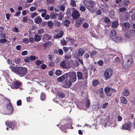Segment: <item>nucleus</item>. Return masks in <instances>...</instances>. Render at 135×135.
Masks as SVG:
<instances>
[{"instance_id": "nucleus-1", "label": "nucleus", "mask_w": 135, "mask_h": 135, "mask_svg": "<svg viewBox=\"0 0 135 135\" xmlns=\"http://www.w3.org/2000/svg\"><path fill=\"white\" fill-rule=\"evenodd\" d=\"M7 104H6V109L4 114H11L13 111V108L12 105L9 100L8 99H6Z\"/></svg>"}, {"instance_id": "nucleus-2", "label": "nucleus", "mask_w": 135, "mask_h": 135, "mask_svg": "<svg viewBox=\"0 0 135 135\" xmlns=\"http://www.w3.org/2000/svg\"><path fill=\"white\" fill-rule=\"evenodd\" d=\"M66 74L67 77L68 76L69 79L71 80L73 83L76 81L77 80V77L75 71H70Z\"/></svg>"}, {"instance_id": "nucleus-3", "label": "nucleus", "mask_w": 135, "mask_h": 135, "mask_svg": "<svg viewBox=\"0 0 135 135\" xmlns=\"http://www.w3.org/2000/svg\"><path fill=\"white\" fill-rule=\"evenodd\" d=\"M85 4L86 7L90 12H93L94 7L95 5V3L91 0L87 2Z\"/></svg>"}, {"instance_id": "nucleus-4", "label": "nucleus", "mask_w": 135, "mask_h": 135, "mask_svg": "<svg viewBox=\"0 0 135 135\" xmlns=\"http://www.w3.org/2000/svg\"><path fill=\"white\" fill-rule=\"evenodd\" d=\"M132 61V59H130L127 62H123L122 64L123 67L125 69L129 68L131 66Z\"/></svg>"}, {"instance_id": "nucleus-5", "label": "nucleus", "mask_w": 135, "mask_h": 135, "mask_svg": "<svg viewBox=\"0 0 135 135\" xmlns=\"http://www.w3.org/2000/svg\"><path fill=\"white\" fill-rule=\"evenodd\" d=\"M69 62L66 60L62 62L60 64V66L63 68L66 69H69L72 67L71 65H70Z\"/></svg>"}, {"instance_id": "nucleus-6", "label": "nucleus", "mask_w": 135, "mask_h": 135, "mask_svg": "<svg viewBox=\"0 0 135 135\" xmlns=\"http://www.w3.org/2000/svg\"><path fill=\"white\" fill-rule=\"evenodd\" d=\"M134 35H135V30L133 29L127 31L125 34V36L129 38H131Z\"/></svg>"}, {"instance_id": "nucleus-7", "label": "nucleus", "mask_w": 135, "mask_h": 135, "mask_svg": "<svg viewBox=\"0 0 135 135\" xmlns=\"http://www.w3.org/2000/svg\"><path fill=\"white\" fill-rule=\"evenodd\" d=\"M112 73V71L110 69H107L105 71L104 74L105 78L107 79H109L111 76Z\"/></svg>"}, {"instance_id": "nucleus-8", "label": "nucleus", "mask_w": 135, "mask_h": 135, "mask_svg": "<svg viewBox=\"0 0 135 135\" xmlns=\"http://www.w3.org/2000/svg\"><path fill=\"white\" fill-rule=\"evenodd\" d=\"M131 127V122H128L127 123H125L122 126L121 129H126L129 131Z\"/></svg>"}, {"instance_id": "nucleus-9", "label": "nucleus", "mask_w": 135, "mask_h": 135, "mask_svg": "<svg viewBox=\"0 0 135 135\" xmlns=\"http://www.w3.org/2000/svg\"><path fill=\"white\" fill-rule=\"evenodd\" d=\"M17 73L22 75L25 74L27 72V69L25 67H18Z\"/></svg>"}, {"instance_id": "nucleus-10", "label": "nucleus", "mask_w": 135, "mask_h": 135, "mask_svg": "<svg viewBox=\"0 0 135 135\" xmlns=\"http://www.w3.org/2000/svg\"><path fill=\"white\" fill-rule=\"evenodd\" d=\"M73 9L74 10L73 11L72 16L73 18H76L80 16V14L79 12L74 8H73Z\"/></svg>"}, {"instance_id": "nucleus-11", "label": "nucleus", "mask_w": 135, "mask_h": 135, "mask_svg": "<svg viewBox=\"0 0 135 135\" xmlns=\"http://www.w3.org/2000/svg\"><path fill=\"white\" fill-rule=\"evenodd\" d=\"M84 18L80 17L76 21L75 26L77 27H79L82 24V22L84 21Z\"/></svg>"}, {"instance_id": "nucleus-12", "label": "nucleus", "mask_w": 135, "mask_h": 135, "mask_svg": "<svg viewBox=\"0 0 135 135\" xmlns=\"http://www.w3.org/2000/svg\"><path fill=\"white\" fill-rule=\"evenodd\" d=\"M56 32L58 33L57 34L55 35L54 36V37L55 38H59L62 37L64 34V32L62 30H60L58 32Z\"/></svg>"}, {"instance_id": "nucleus-13", "label": "nucleus", "mask_w": 135, "mask_h": 135, "mask_svg": "<svg viewBox=\"0 0 135 135\" xmlns=\"http://www.w3.org/2000/svg\"><path fill=\"white\" fill-rule=\"evenodd\" d=\"M72 81L69 79H66L65 83L64 86L65 87L69 88L71 85Z\"/></svg>"}, {"instance_id": "nucleus-14", "label": "nucleus", "mask_w": 135, "mask_h": 135, "mask_svg": "<svg viewBox=\"0 0 135 135\" xmlns=\"http://www.w3.org/2000/svg\"><path fill=\"white\" fill-rule=\"evenodd\" d=\"M85 52V51L84 50L80 49L78 50V53L76 54L75 57L83 56Z\"/></svg>"}, {"instance_id": "nucleus-15", "label": "nucleus", "mask_w": 135, "mask_h": 135, "mask_svg": "<svg viewBox=\"0 0 135 135\" xmlns=\"http://www.w3.org/2000/svg\"><path fill=\"white\" fill-rule=\"evenodd\" d=\"M106 94L108 97H110L112 95L111 92V89L109 87H106L104 89Z\"/></svg>"}, {"instance_id": "nucleus-16", "label": "nucleus", "mask_w": 135, "mask_h": 135, "mask_svg": "<svg viewBox=\"0 0 135 135\" xmlns=\"http://www.w3.org/2000/svg\"><path fill=\"white\" fill-rule=\"evenodd\" d=\"M51 38V36L50 35L46 33L44 35L42 39L43 40L45 41L50 39Z\"/></svg>"}, {"instance_id": "nucleus-17", "label": "nucleus", "mask_w": 135, "mask_h": 135, "mask_svg": "<svg viewBox=\"0 0 135 135\" xmlns=\"http://www.w3.org/2000/svg\"><path fill=\"white\" fill-rule=\"evenodd\" d=\"M37 11L40 12H42L41 14V16L42 17H44L45 15L47 13L46 10L44 9H40L37 10Z\"/></svg>"}, {"instance_id": "nucleus-18", "label": "nucleus", "mask_w": 135, "mask_h": 135, "mask_svg": "<svg viewBox=\"0 0 135 135\" xmlns=\"http://www.w3.org/2000/svg\"><path fill=\"white\" fill-rule=\"evenodd\" d=\"M21 85V83L18 81H16L13 82V85L16 89L18 88Z\"/></svg>"}, {"instance_id": "nucleus-19", "label": "nucleus", "mask_w": 135, "mask_h": 135, "mask_svg": "<svg viewBox=\"0 0 135 135\" xmlns=\"http://www.w3.org/2000/svg\"><path fill=\"white\" fill-rule=\"evenodd\" d=\"M66 78H67V74H65L62 76L58 78L57 80L59 82H61L64 81Z\"/></svg>"}, {"instance_id": "nucleus-20", "label": "nucleus", "mask_w": 135, "mask_h": 135, "mask_svg": "<svg viewBox=\"0 0 135 135\" xmlns=\"http://www.w3.org/2000/svg\"><path fill=\"white\" fill-rule=\"evenodd\" d=\"M73 48L71 47H63V50L65 53H67L68 52H71L73 50Z\"/></svg>"}, {"instance_id": "nucleus-21", "label": "nucleus", "mask_w": 135, "mask_h": 135, "mask_svg": "<svg viewBox=\"0 0 135 135\" xmlns=\"http://www.w3.org/2000/svg\"><path fill=\"white\" fill-rule=\"evenodd\" d=\"M42 21V18L40 16H38L35 18L34 19V22L35 23L39 24Z\"/></svg>"}, {"instance_id": "nucleus-22", "label": "nucleus", "mask_w": 135, "mask_h": 135, "mask_svg": "<svg viewBox=\"0 0 135 135\" xmlns=\"http://www.w3.org/2000/svg\"><path fill=\"white\" fill-rule=\"evenodd\" d=\"M10 68L11 69L12 71L17 73L18 67L11 65L10 66Z\"/></svg>"}, {"instance_id": "nucleus-23", "label": "nucleus", "mask_w": 135, "mask_h": 135, "mask_svg": "<svg viewBox=\"0 0 135 135\" xmlns=\"http://www.w3.org/2000/svg\"><path fill=\"white\" fill-rule=\"evenodd\" d=\"M120 60L118 57H117L113 61L114 63L116 64L117 65H119L120 62Z\"/></svg>"}, {"instance_id": "nucleus-24", "label": "nucleus", "mask_w": 135, "mask_h": 135, "mask_svg": "<svg viewBox=\"0 0 135 135\" xmlns=\"http://www.w3.org/2000/svg\"><path fill=\"white\" fill-rule=\"evenodd\" d=\"M117 34V32L114 30H112L110 32V36L113 39L114 37H115Z\"/></svg>"}, {"instance_id": "nucleus-25", "label": "nucleus", "mask_w": 135, "mask_h": 135, "mask_svg": "<svg viewBox=\"0 0 135 135\" xmlns=\"http://www.w3.org/2000/svg\"><path fill=\"white\" fill-rule=\"evenodd\" d=\"M135 14V10L133 9L131 10L129 13V17H130L131 19H133V17Z\"/></svg>"}, {"instance_id": "nucleus-26", "label": "nucleus", "mask_w": 135, "mask_h": 135, "mask_svg": "<svg viewBox=\"0 0 135 135\" xmlns=\"http://www.w3.org/2000/svg\"><path fill=\"white\" fill-rule=\"evenodd\" d=\"M72 65H71L72 67L73 68H75L76 67H77L79 65V63L77 61H76L75 63L73 61L72 62Z\"/></svg>"}, {"instance_id": "nucleus-27", "label": "nucleus", "mask_w": 135, "mask_h": 135, "mask_svg": "<svg viewBox=\"0 0 135 135\" xmlns=\"http://www.w3.org/2000/svg\"><path fill=\"white\" fill-rule=\"evenodd\" d=\"M113 40L116 42H119L121 41L122 39L120 37H114L113 39Z\"/></svg>"}, {"instance_id": "nucleus-28", "label": "nucleus", "mask_w": 135, "mask_h": 135, "mask_svg": "<svg viewBox=\"0 0 135 135\" xmlns=\"http://www.w3.org/2000/svg\"><path fill=\"white\" fill-rule=\"evenodd\" d=\"M77 73L78 79L79 80H80L83 77L82 73L81 72L78 71L77 72Z\"/></svg>"}, {"instance_id": "nucleus-29", "label": "nucleus", "mask_w": 135, "mask_h": 135, "mask_svg": "<svg viewBox=\"0 0 135 135\" xmlns=\"http://www.w3.org/2000/svg\"><path fill=\"white\" fill-rule=\"evenodd\" d=\"M50 16L51 19L53 18L56 19L57 18V17H58V15L57 13L55 14L52 13L50 14Z\"/></svg>"}, {"instance_id": "nucleus-30", "label": "nucleus", "mask_w": 135, "mask_h": 135, "mask_svg": "<svg viewBox=\"0 0 135 135\" xmlns=\"http://www.w3.org/2000/svg\"><path fill=\"white\" fill-rule=\"evenodd\" d=\"M35 41L36 42H38L40 40L41 38L39 35L35 34L34 37Z\"/></svg>"}, {"instance_id": "nucleus-31", "label": "nucleus", "mask_w": 135, "mask_h": 135, "mask_svg": "<svg viewBox=\"0 0 135 135\" xmlns=\"http://www.w3.org/2000/svg\"><path fill=\"white\" fill-rule=\"evenodd\" d=\"M118 25V21H115L113 22L112 23V27L113 28L116 27Z\"/></svg>"}, {"instance_id": "nucleus-32", "label": "nucleus", "mask_w": 135, "mask_h": 135, "mask_svg": "<svg viewBox=\"0 0 135 135\" xmlns=\"http://www.w3.org/2000/svg\"><path fill=\"white\" fill-rule=\"evenodd\" d=\"M57 95L59 97L62 98L65 97V95L64 93L60 92H58Z\"/></svg>"}, {"instance_id": "nucleus-33", "label": "nucleus", "mask_w": 135, "mask_h": 135, "mask_svg": "<svg viewBox=\"0 0 135 135\" xmlns=\"http://www.w3.org/2000/svg\"><path fill=\"white\" fill-rule=\"evenodd\" d=\"M123 94L126 96H128L129 94V91L127 89H125L122 93Z\"/></svg>"}, {"instance_id": "nucleus-34", "label": "nucleus", "mask_w": 135, "mask_h": 135, "mask_svg": "<svg viewBox=\"0 0 135 135\" xmlns=\"http://www.w3.org/2000/svg\"><path fill=\"white\" fill-rule=\"evenodd\" d=\"M120 100L122 103L123 104H126L127 103V101L126 98L123 97L121 98Z\"/></svg>"}, {"instance_id": "nucleus-35", "label": "nucleus", "mask_w": 135, "mask_h": 135, "mask_svg": "<svg viewBox=\"0 0 135 135\" xmlns=\"http://www.w3.org/2000/svg\"><path fill=\"white\" fill-rule=\"evenodd\" d=\"M5 124L7 126H8L9 128H12V126L13 125V123L11 122H5Z\"/></svg>"}, {"instance_id": "nucleus-36", "label": "nucleus", "mask_w": 135, "mask_h": 135, "mask_svg": "<svg viewBox=\"0 0 135 135\" xmlns=\"http://www.w3.org/2000/svg\"><path fill=\"white\" fill-rule=\"evenodd\" d=\"M57 15L58 17H59L58 19L59 20H61L64 17L62 13L60 12L59 13H58Z\"/></svg>"}, {"instance_id": "nucleus-37", "label": "nucleus", "mask_w": 135, "mask_h": 135, "mask_svg": "<svg viewBox=\"0 0 135 135\" xmlns=\"http://www.w3.org/2000/svg\"><path fill=\"white\" fill-rule=\"evenodd\" d=\"M55 74L58 76L62 74V71L60 70H56L55 72Z\"/></svg>"}, {"instance_id": "nucleus-38", "label": "nucleus", "mask_w": 135, "mask_h": 135, "mask_svg": "<svg viewBox=\"0 0 135 135\" xmlns=\"http://www.w3.org/2000/svg\"><path fill=\"white\" fill-rule=\"evenodd\" d=\"M43 62L40 60H37L35 61V63L37 65H39L42 63Z\"/></svg>"}, {"instance_id": "nucleus-39", "label": "nucleus", "mask_w": 135, "mask_h": 135, "mask_svg": "<svg viewBox=\"0 0 135 135\" xmlns=\"http://www.w3.org/2000/svg\"><path fill=\"white\" fill-rule=\"evenodd\" d=\"M76 58L77 60L78 61L80 62V64L82 65H83V60L82 59H81L78 56H77L76 57H75Z\"/></svg>"}, {"instance_id": "nucleus-40", "label": "nucleus", "mask_w": 135, "mask_h": 135, "mask_svg": "<svg viewBox=\"0 0 135 135\" xmlns=\"http://www.w3.org/2000/svg\"><path fill=\"white\" fill-rule=\"evenodd\" d=\"M66 39L67 41H69L71 43L75 41L74 39L72 38H71L69 37H66Z\"/></svg>"}, {"instance_id": "nucleus-41", "label": "nucleus", "mask_w": 135, "mask_h": 135, "mask_svg": "<svg viewBox=\"0 0 135 135\" xmlns=\"http://www.w3.org/2000/svg\"><path fill=\"white\" fill-rule=\"evenodd\" d=\"M70 4L73 7H75L76 6L75 2L73 0H71V1Z\"/></svg>"}, {"instance_id": "nucleus-42", "label": "nucleus", "mask_w": 135, "mask_h": 135, "mask_svg": "<svg viewBox=\"0 0 135 135\" xmlns=\"http://www.w3.org/2000/svg\"><path fill=\"white\" fill-rule=\"evenodd\" d=\"M70 23V21L68 20H65L64 22V25L66 26H68L69 25Z\"/></svg>"}, {"instance_id": "nucleus-43", "label": "nucleus", "mask_w": 135, "mask_h": 135, "mask_svg": "<svg viewBox=\"0 0 135 135\" xmlns=\"http://www.w3.org/2000/svg\"><path fill=\"white\" fill-rule=\"evenodd\" d=\"M53 25L52 21H49L47 22V25L49 27H52Z\"/></svg>"}, {"instance_id": "nucleus-44", "label": "nucleus", "mask_w": 135, "mask_h": 135, "mask_svg": "<svg viewBox=\"0 0 135 135\" xmlns=\"http://www.w3.org/2000/svg\"><path fill=\"white\" fill-rule=\"evenodd\" d=\"M38 14L36 12H34L31 13V17L32 18H33L37 16Z\"/></svg>"}, {"instance_id": "nucleus-45", "label": "nucleus", "mask_w": 135, "mask_h": 135, "mask_svg": "<svg viewBox=\"0 0 135 135\" xmlns=\"http://www.w3.org/2000/svg\"><path fill=\"white\" fill-rule=\"evenodd\" d=\"M98 81L96 80H95L93 81L92 82V84L94 86H96L98 84Z\"/></svg>"}, {"instance_id": "nucleus-46", "label": "nucleus", "mask_w": 135, "mask_h": 135, "mask_svg": "<svg viewBox=\"0 0 135 135\" xmlns=\"http://www.w3.org/2000/svg\"><path fill=\"white\" fill-rule=\"evenodd\" d=\"M89 26V24L86 22H85L83 25V28H88Z\"/></svg>"}, {"instance_id": "nucleus-47", "label": "nucleus", "mask_w": 135, "mask_h": 135, "mask_svg": "<svg viewBox=\"0 0 135 135\" xmlns=\"http://www.w3.org/2000/svg\"><path fill=\"white\" fill-rule=\"evenodd\" d=\"M97 54V52L95 51H93L90 54V55L91 57H94V56Z\"/></svg>"}, {"instance_id": "nucleus-48", "label": "nucleus", "mask_w": 135, "mask_h": 135, "mask_svg": "<svg viewBox=\"0 0 135 135\" xmlns=\"http://www.w3.org/2000/svg\"><path fill=\"white\" fill-rule=\"evenodd\" d=\"M127 9L125 7H123L120 8L119 9V11L120 12H124L126 11Z\"/></svg>"}, {"instance_id": "nucleus-49", "label": "nucleus", "mask_w": 135, "mask_h": 135, "mask_svg": "<svg viewBox=\"0 0 135 135\" xmlns=\"http://www.w3.org/2000/svg\"><path fill=\"white\" fill-rule=\"evenodd\" d=\"M80 10L82 12H84L85 10V7L83 6H81L80 7Z\"/></svg>"}, {"instance_id": "nucleus-50", "label": "nucleus", "mask_w": 135, "mask_h": 135, "mask_svg": "<svg viewBox=\"0 0 135 135\" xmlns=\"http://www.w3.org/2000/svg\"><path fill=\"white\" fill-rule=\"evenodd\" d=\"M7 41V40L5 38H1L0 39V43H3Z\"/></svg>"}, {"instance_id": "nucleus-51", "label": "nucleus", "mask_w": 135, "mask_h": 135, "mask_svg": "<svg viewBox=\"0 0 135 135\" xmlns=\"http://www.w3.org/2000/svg\"><path fill=\"white\" fill-rule=\"evenodd\" d=\"M123 25H124V27L128 28L129 27H130V25L128 22H127L124 23H123Z\"/></svg>"}, {"instance_id": "nucleus-52", "label": "nucleus", "mask_w": 135, "mask_h": 135, "mask_svg": "<svg viewBox=\"0 0 135 135\" xmlns=\"http://www.w3.org/2000/svg\"><path fill=\"white\" fill-rule=\"evenodd\" d=\"M48 59L49 60H52L53 59V56L51 54H49L48 56Z\"/></svg>"}, {"instance_id": "nucleus-53", "label": "nucleus", "mask_w": 135, "mask_h": 135, "mask_svg": "<svg viewBox=\"0 0 135 135\" xmlns=\"http://www.w3.org/2000/svg\"><path fill=\"white\" fill-rule=\"evenodd\" d=\"M45 94L43 93H42L41 95V100H44L45 98Z\"/></svg>"}, {"instance_id": "nucleus-54", "label": "nucleus", "mask_w": 135, "mask_h": 135, "mask_svg": "<svg viewBox=\"0 0 135 135\" xmlns=\"http://www.w3.org/2000/svg\"><path fill=\"white\" fill-rule=\"evenodd\" d=\"M61 44L63 45H66V42L64 39H63L61 41Z\"/></svg>"}, {"instance_id": "nucleus-55", "label": "nucleus", "mask_w": 135, "mask_h": 135, "mask_svg": "<svg viewBox=\"0 0 135 135\" xmlns=\"http://www.w3.org/2000/svg\"><path fill=\"white\" fill-rule=\"evenodd\" d=\"M110 21L109 18L107 17H106L104 19V22L108 23L110 22Z\"/></svg>"}, {"instance_id": "nucleus-56", "label": "nucleus", "mask_w": 135, "mask_h": 135, "mask_svg": "<svg viewBox=\"0 0 135 135\" xmlns=\"http://www.w3.org/2000/svg\"><path fill=\"white\" fill-rule=\"evenodd\" d=\"M28 19L27 17H25L23 18L22 21L24 23H25L27 22Z\"/></svg>"}, {"instance_id": "nucleus-57", "label": "nucleus", "mask_w": 135, "mask_h": 135, "mask_svg": "<svg viewBox=\"0 0 135 135\" xmlns=\"http://www.w3.org/2000/svg\"><path fill=\"white\" fill-rule=\"evenodd\" d=\"M44 31V30L42 28H41L38 30V33L39 34H41Z\"/></svg>"}, {"instance_id": "nucleus-58", "label": "nucleus", "mask_w": 135, "mask_h": 135, "mask_svg": "<svg viewBox=\"0 0 135 135\" xmlns=\"http://www.w3.org/2000/svg\"><path fill=\"white\" fill-rule=\"evenodd\" d=\"M129 0H124L123 1V3L124 4L127 5L129 4Z\"/></svg>"}, {"instance_id": "nucleus-59", "label": "nucleus", "mask_w": 135, "mask_h": 135, "mask_svg": "<svg viewBox=\"0 0 135 135\" xmlns=\"http://www.w3.org/2000/svg\"><path fill=\"white\" fill-rule=\"evenodd\" d=\"M90 102L89 100H88L86 102V105L87 108H88L90 106Z\"/></svg>"}, {"instance_id": "nucleus-60", "label": "nucleus", "mask_w": 135, "mask_h": 135, "mask_svg": "<svg viewBox=\"0 0 135 135\" xmlns=\"http://www.w3.org/2000/svg\"><path fill=\"white\" fill-rule=\"evenodd\" d=\"M36 7H32L30 8V10L31 12L33 11L36 9Z\"/></svg>"}, {"instance_id": "nucleus-61", "label": "nucleus", "mask_w": 135, "mask_h": 135, "mask_svg": "<svg viewBox=\"0 0 135 135\" xmlns=\"http://www.w3.org/2000/svg\"><path fill=\"white\" fill-rule=\"evenodd\" d=\"M23 42L27 44L28 42V39L27 38H24L23 39Z\"/></svg>"}, {"instance_id": "nucleus-62", "label": "nucleus", "mask_w": 135, "mask_h": 135, "mask_svg": "<svg viewBox=\"0 0 135 135\" xmlns=\"http://www.w3.org/2000/svg\"><path fill=\"white\" fill-rule=\"evenodd\" d=\"M89 56V55L87 53H86L85 54L84 56V57L85 59H88Z\"/></svg>"}, {"instance_id": "nucleus-63", "label": "nucleus", "mask_w": 135, "mask_h": 135, "mask_svg": "<svg viewBox=\"0 0 135 135\" xmlns=\"http://www.w3.org/2000/svg\"><path fill=\"white\" fill-rule=\"evenodd\" d=\"M44 19L45 20H48L50 18V16L49 15H45L44 16Z\"/></svg>"}, {"instance_id": "nucleus-64", "label": "nucleus", "mask_w": 135, "mask_h": 135, "mask_svg": "<svg viewBox=\"0 0 135 135\" xmlns=\"http://www.w3.org/2000/svg\"><path fill=\"white\" fill-rule=\"evenodd\" d=\"M103 61L101 60H100L98 62V64L100 66L102 65L103 64Z\"/></svg>"}]
</instances>
